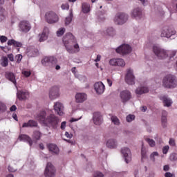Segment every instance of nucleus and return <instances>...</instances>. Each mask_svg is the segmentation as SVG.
<instances>
[{"label":"nucleus","instance_id":"39448f33","mask_svg":"<svg viewBox=\"0 0 177 177\" xmlns=\"http://www.w3.org/2000/svg\"><path fill=\"white\" fill-rule=\"evenodd\" d=\"M129 19V16L124 12L117 13L113 19L114 23H115L118 26H122L125 24L128 19Z\"/></svg>","mask_w":177,"mask_h":177},{"label":"nucleus","instance_id":"ea45409f","mask_svg":"<svg viewBox=\"0 0 177 177\" xmlns=\"http://www.w3.org/2000/svg\"><path fill=\"white\" fill-rule=\"evenodd\" d=\"M156 157H158V152L157 151L151 153L150 160H152L153 162H156Z\"/></svg>","mask_w":177,"mask_h":177},{"label":"nucleus","instance_id":"412c9836","mask_svg":"<svg viewBox=\"0 0 177 177\" xmlns=\"http://www.w3.org/2000/svg\"><path fill=\"white\" fill-rule=\"evenodd\" d=\"M160 100L162 101V103L165 107H171L172 106V100L167 95H161Z\"/></svg>","mask_w":177,"mask_h":177},{"label":"nucleus","instance_id":"c85d7f7f","mask_svg":"<svg viewBox=\"0 0 177 177\" xmlns=\"http://www.w3.org/2000/svg\"><path fill=\"white\" fill-rule=\"evenodd\" d=\"M48 147L50 151H51V153H53V154H59V153H60L59 147L55 144H50L48 145Z\"/></svg>","mask_w":177,"mask_h":177},{"label":"nucleus","instance_id":"393cba45","mask_svg":"<svg viewBox=\"0 0 177 177\" xmlns=\"http://www.w3.org/2000/svg\"><path fill=\"white\" fill-rule=\"evenodd\" d=\"M29 95L30 94L27 91H19L17 93V96L19 100H26V99L28 97Z\"/></svg>","mask_w":177,"mask_h":177},{"label":"nucleus","instance_id":"4be33fe9","mask_svg":"<svg viewBox=\"0 0 177 177\" xmlns=\"http://www.w3.org/2000/svg\"><path fill=\"white\" fill-rule=\"evenodd\" d=\"M87 97L86 94L84 93H77L75 95V101L77 103H84V102L86 100Z\"/></svg>","mask_w":177,"mask_h":177},{"label":"nucleus","instance_id":"4c0bfd02","mask_svg":"<svg viewBox=\"0 0 177 177\" xmlns=\"http://www.w3.org/2000/svg\"><path fill=\"white\" fill-rule=\"evenodd\" d=\"M176 56V50H168V57L170 60H174V57Z\"/></svg>","mask_w":177,"mask_h":177},{"label":"nucleus","instance_id":"72a5a7b5","mask_svg":"<svg viewBox=\"0 0 177 177\" xmlns=\"http://www.w3.org/2000/svg\"><path fill=\"white\" fill-rule=\"evenodd\" d=\"M73 10H70L69 16L66 17L65 25L68 26L73 21Z\"/></svg>","mask_w":177,"mask_h":177},{"label":"nucleus","instance_id":"1a4fd4ad","mask_svg":"<svg viewBox=\"0 0 177 177\" xmlns=\"http://www.w3.org/2000/svg\"><path fill=\"white\" fill-rule=\"evenodd\" d=\"M120 97L124 104L128 103L132 99V93L129 90H124L120 93Z\"/></svg>","mask_w":177,"mask_h":177},{"label":"nucleus","instance_id":"c9c22d12","mask_svg":"<svg viewBox=\"0 0 177 177\" xmlns=\"http://www.w3.org/2000/svg\"><path fill=\"white\" fill-rule=\"evenodd\" d=\"M41 136H42V133H41L39 131H34L32 138L35 139V140H39L41 139Z\"/></svg>","mask_w":177,"mask_h":177},{"label":"nucleus","instance_id":"3c124183","mask_svg":"<svg viewBox=\"0 0 177 177\" xmlns=\"http://www.w3.org/2000/svg\"><path fill=\"white\" fill-rule=\"evenodd\" d=\"M0 41H1V44H3V43L6 42V41H8V37L6 36H1Z\"/></svg>","mask_w":177,"mask_h":177},{"label":"nucleus","instance_id":"8fccbe9b","mask_svg":"<svg viewBox=\"0 0 177 177\" xmlns=\"http://www.w3.org/2000/svg\"><path fill=\"white\" fill-rule=\"evenodd\" d=\"M94 177H104V175L100 171H97L94 174Z\"/></svg>","mask_w":177,"mask_h":177},{"label":"nucleus","instance_id":"e2e57ef3","mask_svg":"<svg viewBox=\"0 0 177 177\" xmlns=\"http://www.w3.org/2000/svg\"><path fill=\"white\" fill-rule=\"evenodd\" d=\"M17 109V107H16V105H12L10 108V111H16Z\"/></svg>","mask_w":177,"mask_h":177},{"label":"nucleus","instance_id":"6e6552de","mask_svg":"<svg viewBox=\"0 0 177 177\" xmlns=\"http://www.w3.org/2000/svg\"><path fill=\"white\" fill-rule=\"evenodd\" d=\"M124 81L128 85H135V75L133 74V70L131 68L127 70Z\"/></svg>","mask_w":177,"mask_h":177},{"label":"nucleus","instance_id":"864d4df0","mask_svg":"<svg viewBox=\"0 0 177 177\" xmlns=\"http://www.w3.org/2000/svg\"><path fill=\"white\" fill-rule=\"evenodd\" d=\"M69 8H70V6L67 3L62 5V9H63V10H66V9L68 10Z\"/></svg>","mask_w":177,"mask_h":177},{"label":"nucleus","instance_id":"4d7b16f0","mask_svg":"<svg viewBox=\"0 0 177 177\" xmlns=\"http://www.w3.org/2000/svg\"><path fill=\"white\" fill-rule=\"evenodd\" d=\"M169 145H170V146H175V140L171 138L169 141Z\"/></svg>","mask_w":177,"mask_h":177},{"label":"nucleus","instance_id":"9b49d317","mask_svg":"<svg viewBox=\"0 0 177 177\" xmlns=\"http://www.w3.org/2000/svg\"><path fill=\"white\" fill-rule=\"evenodd\" d=\"M117 53L120 55H128L132 52V48L128 44H122L116 49Z\"/></svg>","mask_w":177,"mask_h":177},{"label":"nucleus","instance_id":"6e6d98bb","mask_svg":"<svg viewBox=\"0 0 177 177\" xmlns=\"http://www.w3.org/2000/svg\"><path fill=\"white\" fill-rule=\"evenodd\" d=\"M8 58L10 62H14L15 61V57L13 56V54H9L8 55Z\"/></svg>","mask_w":177,"mask_h":177},{"label":"nucleus","instance_id":"774afa93","mask_svg":"<svg viewBox=\"0 0 177 177\" xmlns=\"http://www.w3.org/2000/svg\"><path fill=\"white\" fill-rule=\"evenodd\" d=\"M165 177H172V174H171L169 172H167L165 174Z\"/></svg>","mask_w":177,"mask_h":177},{"label":"nucleus","instance_id":"4468645a","mask_svg":"<svg viewBox=\"0 0 177 177\" xmlns=\"http://www.w3.org/2000/svg\"><path fill=\"white\" fill-rule=\"evenodd\" d=\"M121 153L127 164H129V162H131L132 158L131 155V149H129V148L128 147L122 148Z\"/></svg>","mask_w":177,"mask_h":177},{"label":"nucleus","instance_id":"603ef678","mask_svg":"<svg viewBox=\"0 0 177 177\" xmlns=\"http://www.w3.org/2000/svg\"><path fill=\"white\" fill-rule=\"evenodd\" d=\"M169 150V146H165L162 148V153H163V154H167V153H168Z\"/></svg>","mask_w":177,"mask_h":177},{"label":"nucleus","instance_id":"a211bd4d","mask_svg":"<svg viewBox=\"0 0 177 177\" xmlns=\"http://www.w3.org/2000/svg\"><path fill=\"white\" fill-rule=\"evenodd\" d=\"M94 88L98 95H102V93L104 92V89H106V87L102 82H97L94 84Z\"/></svg>","mask_w":177,"mask_h":177},{"label":"nucleus","instance_id":"473e14b6","mask_svg":"<svg viewBox=\"0 0 177 177\" xmlns=\"http://www.w3.org/2000/svg\"><path fill=\"white\" fill-rule=\"evenodd\" d=\"M37 118L39 120V121H41L44 122V124H45V121L46 120V112L45 111L40 112L37 115Z\"/></svg>","mask_w":177,"mask_h":177},{"label":"nucleus","instance_id":"a878e982","mask_svg":"<svg viewBox=\"0 0 177 177\" xmlns=\"http://www.w3.org/2000/svg\"><path fill=\"white\" fill-rule=\"evenodd\" d=\"M19 140H20V142L21 141L28 142L30 146H32V140H31V138H30V136H28V135H26V134L19 135Z\"/></svg>","mask_w":177,"mask_h":177},{"label":"nucleus","instance_id":"09e8293b","mask_svg":"<svg viewBox=\"0 0 177 177\" xmlns=\"http://www.w3.org/2000/svg\"><path fill=\"white\" fill-rule=\"evenodd\" d=\"M22 74L25 75V77H30L31 75V72L28 71H23Z\"/></svg>","mask_w":177,"mask_h":177},{"label":"nucleus","instance_id":"2eb2a0df","mask_svg":"<svg viewBox=\"0 0 177 177\" xmlns=\"http://www.w3.org/2000/svg\"><path fill=\"white\" fill-rule=\"evenodd\" d=\"M53 107L54 111L57 115L62 116L64 115V106L62 104V102H55Z\"/></svg>","mask_w":177,"mask_h":177},{"label":"nucleus","instance_id":"20e7f679","mask_svg":"<svg viewBox=\"0 0 177 177\" xmlns=\"http://www.w3.org/2000/svg\"><path fill=\"white\" fill-rule=\"evenodd\" d=\"M153 51L156 56H157L158 59L160 60H164L168 57V50L158 46H153Z\"/></svg>","mask_w":177,"mask_h":177},{"label":"nucleus","instance_id":"7c9ffc66","mask_svg":"<svg viewBox=\"0 0 177 177\" xmlns=\"http://www.w3.org/2000/svg\"><path fill=\"white\" fill-rule=\"evenodd\" d=\"M104 32L106 37H114L115 35V29L113 27H109Z\"/></svg>","mask_w":177,"mask_h":177},{"label":"nucleus","instance_id":"bb28decb","mask_svg":"<svg viewBox=\"0 0 177 177\" xmlns=\"http://www.w3.org/2000/svg\"><path fill=\"white\" fill-rule=\"evenodd\" d=\"M118 146L117 140L115 139H109L106 142V147L109 149H116Z\"/></svg>","mask_w":177,"mask_h":177},{"label":"nucleus","instance_id":"f704fd0d","mask_svg":"<svg viewBox=\"0 0 177 177\" xmlns=\"http://www.w3.org/2000/svg\"><path fill=\"white\" fill-rule=\"evenodd\" d=\"M82 10L84 13H89L91 12V6L86 3H83Z\"/></svg>","mask_w":177,"mask_h":177},{"label":"nucleus","instance_id":"49530a36","mask_svg":"<svg viewBox=\"0 0 177 177\" xmlns=\"http://www.w3.org/2000/svg\"><path fill=\"white\" fill-rule=\"evenodd\" d=\"M170 161H176L177 160V153H171L169 156Z\"/></svg>","mask_w":177,"mask_h":177},{"label":"nucleus","instance_id":"69168bd1","mask_svg":"<svg viewBox=\"0 0 177 177\" xmlns=\"http://www.w3.org/2000/svg\"><path fill=\"white\" fill-rule=\"evenodd\" d=\"M140 110H141V111L145 113V112H146V110H147V106H141Z\"/></svg>","mask_w":177,"mask_h":177},{"label":"nucleus","instance_id":"bf43d9fd","mask_svg":"<svg viewBox=\"0 0 177 177\" xmlns=\"http://www.w3.org/2000/svg\"><path fill=\"white\" fill-rule=\"evenodd\" d=\"M141 154H142V157L143 158H145V157H146V151H145V149H143V148H142V149H141Z\"/></svg>","mask_w":177,"mask_h":177},{"label":"nucleus","instance_id":"c756f323","mask_svg":"<svg viewBox=\"0 0 177 177\" xmlns=\"http://www.w3.org/2000/svg\"><path fill=\"white\" fill-rule=\"evenodd\" d=\"M6 77L7 78V80H9V81L12 82L14 85L15 86L17 85L16 77H15V74H13V73H10V72L6 73Z\"/></svg>","mask_w":177,"mask_h":177},{"label":"nucleus","instance_id":"423d86ee","mask_svg":"<svg viewBox=\"0 0 177 177\" xmlns=\"http://www.w3.org/2000/svg\"><path fill=\"white\" fill-rule=\"evenodd\" d=\"M41 64L49 68H53L57 64V58L55 57H46L41 59Z\"/></svg>","mask_w":177,"mask_h":177},{"label":"nucleus","instance_id":"f3484780","mask_svg":"<svg viewBox=\"0 0 177 177\" xmlns=\"http://www.w3.org/2000/svg\"><path fill=\"white\" fill-rule=\"evenodd\" d=\"M109 64L113 66L125 67V61L121 58H113L109 60Z\"/></svg>","mask_w":177,"mask_h":177},{"label":"nucleus","instance_id":"e433bc0d","mask_svg":"<svg viewBox=\"0 0 177 177\" xmlns=\"http://www.w3.org/2000/svg\"><path fill=\"white\" fill-rule=\"evenodd\" d=\"M111 120L114 125H120V124H121V122H120V119H118L117 116H111Z\"/></svg>","mask_w":177,"mask_h":177},{"label":"nucleus","instance_id":"f257e3e1","mask_svg":"<svg viewBox=\"0 0 177 177\" xmlns=\"http://www.w3.org/2000/svg\"><path fill=\"white\" fill-rule=\"evenodd\" d=\"M63 43L68 53L74 55V53L80 52V45H78L77 39L73 34H66L63 38Z\"/></svg>","mask_w":177,"mask_h":177},{"label":"nucleus","instance_id":"5fc2aeb1","mask_svg":"<svg viewBox=\"0 0 177 177\" xmlns=\"http://www.w3.org/2000/svg\"><path fill=\"white\" fill-rule=\"evenodd\" d=\"M8 171L9 172H16L17 171V169L12 166H8Z\"/></svg>","mask_w":177,"mask_h":177},{"label":"nucleus","instance_id":"338daca9","mask_svg":"<svg viewBox=\"0 0 177 177\" xmlns=\"http://www.w3.org/2000/svg\"><path fill=\"white\" fill-rule=\"evenodd\" d=\"M106 81L109 86H111L113 85V81H111V80L107 79Z\"/></svg>","mask_w":177,"mask_h":177},{"label":"nucleus","instance_id":"7ed1b4c3","mask_svg":"<svg viewBox=\"0 0 177 177\" xmlns=\"http://www.w3.org/2000/svg\"><path fill=\"white\" fill-rule=\"evenodd\" d=\"M59 124H60V119L53 113H50L46 118L45 125L49 127V128L57 129L59 128Z\"/></svg>","mask_w":177,"mask_h":177},{"label":"nucleus","instance_id":"f8f14e48","mask_svg":"<svg viewBox=\"0 0 177 177\" xmlns=\"http://www.w3.org/2000/svg\"><path fill=\"white\" fill-rule=\"evenodd\" d=\"M46 20L49 24H53L59 21V17L53 12L46 13Z\"/></svg>","mask_w":177,"mask_h":177},{"label":"nucleus","instance_id":"13d9d810","mask_svg":"<svg viewBox=\"0 0 177 177\" xmlns=\"http://www.w3.org/2000/svg\"><path fill=\"white\" fill-rule=\"evenodd\" d=\"M101 59H102V56L100 55H97V58L94 60V62L97 63V62H100Z\"/></svg>","mask_w":177,"mask_h":177},{"label":"nucleus","instance_id":"de8ad7c7","mask_svg":"<svg viewBox=\"0 0 177 177\" xmlns=\"http://www.w3.org/2000/svg\"><path fill=\"white\" fill-rule=\"evenodd\" d=\"M22 59H23V55H21L20 54L15 56V60L17 61V63H20V62H21Z\"/></svg>","mask_w":177,"mask_h":177},{"label":"nucleus","instance_id":"aec40b11","mask_svg":"<svg viewBox=\"0 0 177 177\" xmlns=\"http://www.w3.org/2000/svg\"><path fill=\"white\" fill-rule=\"evenodd\" d=\"M93 120L95 125H101L103 122V118L99 112L94 113Z\"/></svg>","mask_w":177,"mask_h":177},{"label":"nucleus","instance_id":"0eeeda50","mask_svg":"<svg viewBox=\"0 0 177 177\" xmlns=\"http://www.w3.org/2000/svg\"><path fill=\"white\" fill-rule=\"evenodd\" d=\"M44 176L45 177H55L56 176V167L50 163L48 162L46 164L45 170H44Z\"/></svg>","mask_w":177,"mask_h":177},{"label":"nucleus","instance_id":"58836bf2","mask_svg":"<svg viewBox=\"0 0 177 177\" xmlns=\"http://www.w3.org/2000/svg\"><path fill=\"white\" fill-rule=\"evenodd\" d=\"M1 66L3 67H8L9 66V61L6 57H2Z\"/></svg>","mask_w":177,"mask_h":177},{"label":"nucleus","instance_id":"a19ab883","mask_svg":"<svg viewBox=\"0 0 177 177\" xmlns=\"http://www.w3.org/2000/svg\"><path fill=\"white\" fill-rule=\"evenodd\" d=\"M145 140L147 142L148 145H149L150 147H154V146H156V141L153 139L147 138Z\"/></svg>","mask_w":177,"mask_h":177},{"label":"nucleus","instance_id":"c03bdc74","mask_svg":"<svg viewBox=\"0 0 177 177\" xmlns=\"http://www.w3.org/2000/svg\"><path fill=\"white\" fill-rule=\"evenodd\" d=\"M135 120V116L133 115H129L126 118V121L127 122H132Z\"/></svg>","mask_w":177,"mask_h":177},{"label":"nucleus","instance_id":"5701e85b","mask_svg":"<svg viewBox=\"0 0 177 177\" xmlns=\"http://www.w3.org/2000/svg\"><path fill=\"white\" fill-rule=\"evenodd\" d=\"M38 122L35 120H30L28 122H25L22 125V128H37Z\"/></svg>","mask_w":177,"mask_h":177},{"label":"nucleus","instance_id":"f03ea898","mask_svg":"<svg viewBox=\"0 0 177 177\" xmlns=\"http://www.w3.org/2000/svg\"><path fill=\"white\" fill-rule=\"evenodd\" d=\"M162 85L164 88L167 89H174L177 86V79L174 75H167L165 76L162 81Z\"/></svg>","mask_w":177,"mask_h":177},{"label":"nucleus","instance_id":"ddd939ff","mask_svg":"<svg viewBox=\"0 0 177 177\" xmlns=\"http://www.w3.org/2000/svg\"><path fill=\"white\" fill-rule=\"evenodd\" d=\"M60 96V88L59 86H53L50 88L49 97L51 100L57 99Z\"/></svg>","mask_w":177,"mask_h":177},{"label":"nucleus","instance_id":"37998d69","mask_svg":"<svg viewBox=\"0 0 177 177\" xmlns=\"http://www.w3.org/2000/svg\"><path fill=\"white\" fill-rule=\"evenodd\" d=\"M64 32H66V28H61L57 31V37H62Z\"/></svg>","mask_w":177,"mask_h":177},{"label":"nucleus","instance_id":"0e129e2a","mask_svg":"<svg viewBox=\"0 0 177 177\" xmlns=\"http://www.w3.org/2000/svg\"><path fill=\"white\" fill-rule=\"evenodd\" d=\"M167 115H168V112H167V111H162V117L167 118Z\"/></svg>","mask_w":177,"mask_h":177},{"label":"nucleus","instance_id":"cd10ccee","mask_svg":"<svg viewBox=\"0 0 177 177\" xmlns=\"http://www.w3.org/2000/svg\"><path fill=\"white\" fill-rule=\"evenodd\" d=\"M136 95H143L145 93H149V88L146 86L138 87L136 90Z\"/></svg>","mask_w":177,"mask_h":177},{"label":"nucleus","instance_id":"052dcab7","mask_svg":"<svg viewBox=\"0 0 177 177\" xmlns=\"http://www.w3.org/2000/svg\"><path fill=\"white\" fill-rule=\"evenodd\" d=\"M66 124H67V122H66L65 121L62 122L61 129H66Z\"/></svg>","mask_w":177,"mask_h":177},{"label":"nucleus","instance_id":"dca6fc26","mask_svg":"<svg viewBox=\"0 0 177 177\" xmlns=\"http://www.w3.org/2000/svg\"><path fill=\"white\" fill-rule=\"evenodd\" d=\"M19 31L21 32H28L31 30V24L27 21H21L19 24Z\"/></svg>","mask_w":177,"mask_h":177},{"label":"nucleus","instance_id":"a18cd8bd","mask_svg":"<svg viewBox=\"0 0 177 177\" xmlns=\"http://www.w3.org/2000/svg\"><path fill=\"white\" fill-rule=\"evenodd\" d=\"M0 111L1 113H3L6 111V106L2 102L0 101Z\"/></svg>","mask_w":177,"mask_h":177},{"label":"nucleus","instance_id":"9d476101","mask_svg":"<svg viewBox=\"0 0 177 177\" xmlns=\"http://www.w3.org/2000/svg\"><path fill=\"white\" fill-rule=\"evenodd\" d=\"M176 32L172 30L169 26H165L162 28L160 37L162 38H171L172 35H175Z\"/></svg>","mask_w":177,"mask_h":177},{"label":"nucleus","instance_id":"79ce46f5","mask_svg":"<svg viewBox=\"0 0 177 177\" xmlns=\"http://www.w3.org/2000/svg\"><path fill=\"white\" fill-rule=\"evenodd\" d=\"M28 55L30 56V57H35V56H38V49H34L31 52H29Z\"/></svg>","mask_w":177,"mask_h":177},{"label":"nucleus","instance_id":"6ab92c4d","mask_svg":"<svg viewBox=\"0 0 177 177\" xmlns=\"http://www.w3.org/2000/svg\"><path fill=\"white\" fill-rule=\"evenodd\" d=\"M131 17L134 19H142L143 12L140 8H136L131 12Z\"/></svg>","mask_w":177,"mask_h":177},{"label":"nucleus","instance_id":"680f3d73","mask_svg":"<svg viewBox=\"0 0 177 177\" xmlns=\"http://www.w3.org/2000/svg\"><path fill=\"white\" fill-rule=\"evenodd\" d=\"M65 136L68 139H71V138H73V134H69L68 132L66 131L65 132Z\"/></svg>","mask_w":177,"mask_h":177},{"label":"nucleus","instance_id":"b1692460","mask_svg":"<svg viewBox=\"0 0 177 177\" xmlns=\"http://www.w3.org/2000/svg\"><path fill=\"white\" fill-rule=\"evenodd\" d=\"M49 35V28H44L43 32L39 35V42H44L48 39V35Z\"/></svg>","mask_w":177,"mask_h":177},{"label":"nucleus","instance_id":"2f4dec72","mask_svg":"<svg viewBox=\"0 0 177 177\" xmlns=\"http://www.w3.org/2000/svg\"><path fill=\"white\" fill-rule=\"evenodd\" d=\"M8 45L9 46L13 45L15 48H21V46H23V44H21V42L17 41L15 39L8 40Z\"/></svg>","mask_w":177,"mask_h":177}]
</instances>
